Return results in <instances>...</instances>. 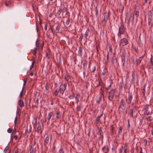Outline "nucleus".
Listing matches in <instances>:
<instances>
[{
	"label": "nucleus",
	"instance_id": "1",
	"mask_svg": "<svg viewBox=\"0 0 153 153\" xmlns=\"http://www.w3.org/2000/svg\"><path fill=\"white\" fill-rule=\"evenodd\" d=\"M126 108V103L124 100L122 99L120 101V105L118 107L119 113H123Z\"/></svg>",
	"mask_w": 153,
	"mask_h": 153
},
{
	"label": "nucleus",
	"instance_id": "2",
	"mask_svg": "<svg viewBox=\"0 0 153 153\" xmlns=\"http://www.w3.org/2000/svg\"><path fill=\"white\" fill-rule=\"evenodd\" d=\"M137 109L135 106L132 107L129 109L128 113L129 116L132 117H134L133 114H137Z\"/></svg>",
	"mask_w": 153,
	"mask_h": 153
},
{
	"label": "nucleus",
	"instance_id": "3",
	"mask_svg": "<svg viewBox=\"0 0 153 153\" xmlns=\"http://www.w3.org/2000/svg\"><path fill=\"white\" fill-rule=\"evenodd\" d=\"M119 32L118 33V36H120L121 35L125 33V28L123 25H121L120 26H119Z\"/></svg>",
	"mask_w": 153,
	"mask_h": 153
},
{
	"label": "nucleus",
	"instance_id": "4",
	"mask_svg": "<svg viewBox=\"0 0 153 153\" xmlns=\"http://www.w3.org/2000/svg\"><path fill=\"white\" fill-rule=\"evenodd\" d=\"M110 14L111 12L110 11H108L107 12H105L104 13V17L102 22H104L105 23H106Z\"/></svg>",
	"mask_w": 153,
	"mask_h": 153
},
{
	"label": "nucleus",
	"instance_id": "5",
	"mask_svg": "<svg viewBox=\"0 0 153 153\" xmlns=\"http://www.w3.org/2000/svg\"><path fill=\"white\" fill-rule=\"evenodd\" d=\"M128 43V40L126 38L121 39L120 41V46H124L126 45Z\"/></svg>",
	"mask_w": 153,
	"mask_h": 153
},
{
	"label": "nucleus",
	"instance_id": "6",
	"mask_svg": "<svg viewBox=\"0 0 153 153\" xmlns=\"http://www.w3.org/2000/svg\"><path fill=\"white\" fill-rule=\"evenodd\" d=\"M128 93L129 94L128 98H126V101L127 102V103L128 104H130L131 102L133 97L132 94H131L130 92H128Z\"/></svg>",
	"mask_w": 153,
	"mask_h": 153
},
{
	"label": "nucleus",
	"instance_id": "7",
	"mask_svg": "<svg viewBox=\"0 0 153 153\" xmlns=\"http://www.w3.org/2000/svg\"><path fill=\"white\" fill-rule=\"evenodd\" d=\"M114 91L113 89L111 90L109 93V95L108 96V99L112 101L114 95Z\"/></svg>",
	"mask_w": 153,
	"mask_h": 153
},
{
	"label": "nucleus",
	"instance_id": "8",
	"mask_svg": "<svg viewBox=\"0 0 153 153\" xmlns=\"http://www.w3.org/2000/svg\"><path fill=\"white\" fill-rule=\"evenodd\" d=\"M130 16L129 19H128V18L127 19V23L128 24L130 19H131V24L132 25H133L134 19V15L133 13H132L130 14Z\"/></svg>",
	"mask_w": 153,
	"mask_h": 153
},
{
	"label": "nucleus",
	"instance_id": "9",
	"mask_svg": "<svg viewBox=\"0 0 153 153\" xmlns=\"http://www.w3.org/2000/svg\"><path fill=\"white\" fill-rule=\"evenodd\" d=\"M153 18V9L149 11L148 13V19L152 20Z\"/></svg>",
	"mask_w": 153,
	"mask_h": 153
},
{
	"label": "nucleus",
	"instance_id": "10",
	"mask_svg": "<svg viewBox=\"0 0 153 153\" xmlns=\"http://www.w3.org/2000/svg\"><path fill=\"white\" fill-rule=\"evenodd\" d=\"M146 85H144L143 87H142V89L141 90V93L143 94V97L145 98V99H146V97L145 95V93L146 92Z\"/></svg>",
	"mask_w": 153,
	"mask_h": 153
},
{
	"label": "nucleus",
	"instance_id": "11",
	"mask_svg": "<svg viewBox=\"0 0 153 153\" xmlns=\"http://www.w3.org/2000/svg\"><path fill=\"white\" fill-rule=\"evenodd\" d=\"M102 150L104 153H108L109 151L108 146L105 145L102 148Z\"/></svg>",
	"mask_w": 153,
	"mask_h": 153
},
{
	"label": "nucleus",
	"instance_id": "12",
	"mask_svg": "<svg viewBox=\"0 0 153 153\" xmlns=\"http://www.w3.org/2000/svg\"><path fill=\"white\" fill-rule=\"evenodd\" d=\"M124 4L122 3H120L119 7V12L122 13L124 8Z\"/></svg>",
	"mask_w": 153,
	"mask_h": 153
},
{
	"label": "nucleus",
	"instance_id": "13",
	"mask_svg": "<svg viewBox=\"0 0 153 153\" xmlns=\"http://www.w3.org/2000/svg\"><path fill=\"white\" fill-rule=\"evenodd\" d=\"M149 105H146L145 106L143 110L144 111L145 114L148 115L149 114L150 112L148 111L149 107Z\"/></svg>",
	"mask_w": 153,
	"mask_h": 153
},
{
	"label": "nucleus",
	"instance_id": "14",
	"mask_svg": "<svg viewBox=\"0 0 153 153\" xmlns=\"http://www.w3.org/2000/svg\"><path fill=\"white\" fill-rule=\"evenodd\" d=\"M38 124L39 125V126L37 128L36 131L38 133L41 134L42 132V128L41 125L39 122L38 123Z\"/></svg>",
	"mask_w": 153,
	"mask_h": 153
},
{
	"label": "nucleus",
	"instance_id": "15",
	"mask_svg": "<svg viewBox=\"0 0 153 153\" xmlns=\"http://www.w3.org/2000/svg\"><path fill=\"white\" fill-rule=\"evenodd\" d=\"M54 115L53 114V112H50L48 114V116L47 117V119L48 120V122H50V120L51 118L53 116H54Z\"/></svg>",
	"mask_w": 153,
	"mask_h": 153
},
{
	"label": "nucleus",
	"instance_id": "16",
	"mask_svg": "<svg viewBox=\"0 0 153 153\" xmlns=\"http://www.w3.org/2000/svg\"><path fill=\"white\" fill-rule=\"evenodd\" d=\"M144 56H145V55H144L140 57L138 59H136V61L137 65H138L140 63L142 59L144 58Z\"/></svg>",
	"mask_w": 153,
	"mask_h": 153
},
{
	"label": "nucleus",
	"instance_id": "17",
	"mask_svg": "<svg viewBox=\"0 0 153 153\" xmlns=\"http://www.w3.org/2000/svg\"><path fill=\"white\" fill-rule=\"evenodd\" d=\"M97 128L98 131L97 133V134L99 135V139H100L102 136V131L101 129V128H99V127H97Z\"/></svg>",
	"mask_w": 153,
	"mask_h": 153
},
{
	"label": "nucleus",
	"instance_id": "18",
	"mask_svg": "<svg viewBox=\"0 0 153 153\" xmlns=\"http://www.w3.org/2000/svg\"><path fill=\"white\" fill-rule=\"evenodd\" d=\"M89 67V65H88V62L85 60L83 64V69L84 70H86Z\"/></svg>",
	"mask_w": 153,
	"mask_h": 153
},
{
	"label": "nucleus",
	"instance_id": "19",
	"mask_svg": "<svg viewBox=\"0 0 153 153\" xmlns=\"http://www.w3.org/2000/svg\"><path fill=\"white\" fill-rule=\"evenodd\" d=\"M49 141V137L48 135L45 138L44 140V145L45 146L47 145Z\"/></svg>",
	"mask_w": 153,
	"mask_h": 153
},
{
	"label": "nucleus",
	"instance_id": "20",
	"mask_svg": "<svg viewBox=\"0 0 153 153\" xmlns=\"http://www.w3.org/2000/svg\"><path fill=\"white\" fill-rule=\"evenodd\" d=\"M19 105L21 107H22L24 106V102L23 100L20 99L18 102Z\"/></svg>",
	"mask_w": 153,
	"mask_h": 153
},
{
	"label": "nucleus",
	"instance_id": "21",
	"mask_svg": "<svg viewBox=\"0 0 153 153\" xmlns=\"http://www.w3.org/2000/svg\"><path fill=\"white\" fill-rule=\"evenodd\" d=\"M67 86V83L66 82L64 83V84H62L60 86V88L65 90Z\"/></svg>",
	"mask_w": 153,
	"mask_h": 153
},
{
	"label": "nucleus",
	"instance_id": "22",
	"mask_svg": "<svg viewBox=\"0 0 153 153\" xmlns=\"http://www.w3.org/2000/svg\"><path fill=\"white\" fill-rule=\"evenodd\" d=\"M107 71V70L105 68H104L102 72L101 75L102 76V77L103 78H105V75L106 74Z\"/></svg>",
	"mask_w": 153,
	"mask_h": 153
},
{
	"label": "nucleus",
	"instance_id": "23",
	"mask_svg": "<svg viewBox=\"0 0 153 153\" xmlns=\"http://www.w3.org/2000/svg\"><path fill=\"white\" fill-rule=\"evenodd\" d=\"M114 126L113 125H111L110 126V130L111 134L113 135L114 134Z\"/></svg>",
	"mask_w": 153,
	"mask_h": 153
},
{
	"label": "nucleus",
	"instance_id": "24",
	"mask_svg": "<svg viewBox=\"0 0 153 153\" xmlns=\"http://www.w3.org/2000/svg\"><path fill=\"white\" fill-rule=\"evenodd\" d=\"M61 12V10L59 9L57 11V13L55 14V16L57 18H61L60 14Z\"/></svg>",
	"mask_w": 153,
	"mask_h": 153
},
{
	"label": "nucleus",
	"instance_id": "25",
	"mask_svg": "<svg viewBox=\"0 0 153 153\" xmlns=\"http://www.w3.org/2000/svg\"><path fill=\"white\" fill-rule=\"evenodd\" d=\"M143 143L145 147L149 146L150 144V142L148 141L146 139H145L144 140Z\"/></svg>",
	"mask_w": 153,
	"mask_h": 153
},
{
	"label": "nucleus",
	"instance_id": "26",
	"mask_svg": "<svg viewBox=\"0 0 153 153\" xmlns=\"http://www.w3.org/2000/svg\"><path fill=\"white\" fill-rule=\"evenodd\" d=\"M121 61L122 63L124 64L125 61V55L124 54H123L122 55Z\"/></svg>",
	"mask_w": 153,
	"mask_h": 153
},
{
	"label": "nucleus",
	"instance_id": "27",
	"mask_svg": "<svg viewBox=\"0 0 153 153\" xmlns=\"http://www.w3.org/2000/svg\"><path fill=\"white\" fill-rule=\"evenodd\" d=\"M36 149L34 147L31 146L30 149V153H35Z\"/></svg>",
	"mask_w": 153,
	"mask_h": 153
},
{
	"label": "nucleus",
	"instance_id": "28",
	"mask_svg": "<svg viewBox=\"0 0 153 153\" xmlns=\"http://www.w3.org/2000/svg\"><path fill=\"white\" fill-rule=\"evenodd\" d=\"M89 32V30L88 28H87L86 31V32L85 33V38L86 40H87L88 38V34Z\"/></svg>",
	"mask_w": 153,
	"mask_h": 153
},
{
	"label": "nucleus",
	"instance_id": "29",
	"mask_svg": "<svg viewBox=\"0 0 153 153\" xmlns=\"http://www.w3.org/2000/svg\"><path fill=\"white\" fill-rule=\"evenodd\" d=\"M150 0H145L144 2H143V4L144 6H146L147 4H150Z\"/></svg>",
	"mask_w": 153,
	"mask_h": 153
},
{
	"label": "nucleus",
	"instance_id": "30",
	"mask_svg": "<svg viewBox=\"0 0 153 153\" xmlns=\"http://www.w3.org/2000/svg\"><path fill=\"white\" fill-rule=\"evenodd\" d=\"M78 54L80 56H81L82 55V48L81 47H79V48Z\"/></svg>",
	"mask_w": 153,
	"mask_h": 153
},
{
	"label": "nucleus",
	"instance_id": "31",
	"mask_svg": "<svg viewBox=\"0 0 153 153\" xmlns=\"http://www.w3.org/2000/svg\"><path fill=\"white\" fill-rule=\"evenodd\" d=\"M80 95L79 94H77L76 95L75 97V99L76 100V102L77 103H78V102L79 101V99L80 98Z\"/></svg>",
	"mask_w": 153,
	"mask_h": 153
},
{
	"label": "nucleus",
	"instance_id": "32",
	"mask_svg": "<svg viewBox=\"0 0 153 153\" xmlns=\"http://www.w3.org/2000/svg\"><path fill=\"white\" fill-rule=\"evenodd\" d=\"M98 4H97V5H96L95 6V9H94L95 11L96 12L95 15L96 16L98 15Z\"/></svg>",
	"mask_w": 153,
	"mask_h": 153
},
{
	"label": "nucleus",
	"instance_id": "33",
	"mask_svg": "<svg viewBox=\"0 0 153 153\" xmlns=\"http://www.w3.org/2000/svg\"><path fill=\"white\" fill-rule=\"evenodd\" d=\"M59 26L57 25L55 28V29L54 30V31L56 33H59Z\"/></svg>",
	"mask_w": 153,
	"mask_h": 153
},
{
	"label": "nucleus",
	"instance_id": "34",
	"mask_svg": "<svg viewBox=\"0 0 153 153\" xmlns=\"http://www.w3.org/2000/svg\"><path fill=\"white\" fill-rule=\"evenodd\" d=\"M122 126H120L119 127L118 129V135H120L121 134H122Z\"/></svg>",
	"mask_w": 153,
	"mask_h": 153
},
{
	"label": "nucleus",
	"instance_id": "35",
	"mask_svg": "<svg viewBox=\"0 0 153 153\" xmlns=\"http://www.w3.org/2000/svg\"><path fill=\"white\" fill-rule=\"evenodd\" d=\"M70 78V76L68 75H66L65 76V79L68 82H69V80Z\"/></svg>",
	"mask_w": 153,
	"mask_h": 153
},
{
	"label": "nucleus",
	"instance_id": "36",
	"mask_svg": "<svg viewBox=\"0 0 153 153\" xmlns=\"http://www.w3.org/2000/svg\"><path fill=\"white\" fill-rule=\"evenodd\" d=\"M60 92V90H59V89H56L54 92V94L56 96H58V94H59V92Z\"/></svg>",
	"mask_w": 153,
	"mask_h": 153
},
{
	"label": "nucleus",
	"instance_id": "37",
	"mask_svg": "<svg viewBox=\"0 0 153 153\" xmlns=\"http://www.w3.org/2000/svg\"><path fill=\"white\" fill-rule=\"evenodd\" d=\"M152 20L151 19L149 20L148 19V24L151 27L152 26L153 23H152Z\"/></svg>",
	"mask_w": 153,
	"mask_h": 153
},
{
	"label": "nucleus",
	"instance_id": "38",
	"mask_svg": "<svg viewBox=\"0 0 153 153\" xmlns=\"http://www.w3.org/2000/svg\"><path fill=\"white\" fill-rule=\"evenodd\" d=\"M59 89L60 90V96H61V95H62L63 94L65 90L60 88H59Z\"/></svg>",
	"mask_w": 153,
	"mask_h": 153
},
{
	"label": "nucleus",
	"instance_id": "39",
	"mask_svg": "<svg viewBox=\"0 0 153 153\" xmlns=\"http://www.w3.org/2000/svg\"><path fill=\"white\" fill-rule=\"evenodd\" d=\"M28 133V129L27 127L25 129V131L24 134V135L25 136H26L27 137V134Z\"/></svg>",
	"mask_w": 153,
	"mask_h": 153
},
{
	"label": "nucleus",
	"instance_id": "40",
	"mask_svg": "<svg viewBox=\"0 0 153 153\" xmlns=\"http://www.w3.org/2000/svg\"><path fill=\"white\" fill-rule=\"evenodd\" d=\"M12 3V2L11 1H6L5 2V4L7 6H9Z\"/></svg>",
	"mask_w": 153,
	"mask_h": 153
},
{
	"label": "nucleus",
	"instance_id": "41",
	"mask_svg": "<svg viewBox=\"0 0 153 153\" xmlns=\"http://www.w3.org/2000/svg\"><path fill=\"white\" fill-rule=\"evenodd\" d=\"M101 96H100L97 98L96 100V102L97 103L99 104L100 103V101L101 100Z\"/></svg>",
	"mask_w": 153,
	"mask_h": 153
},
{
	"label": "nucleus",
	"instance_id": "42",
	"mask_svg": "<svg viewBox=\"0 0 153 153\" xmlns=\"http://www.w3.org/2000/svg\"><path fill=\"white\" fill-rule=\"evenodd\" d=\"M108 48H109V52L111 54L112 53V46L111 45H108Z\"/></svg>",
	"mask_w": 153,
	"mask_h": 153
},
{
	"label": "nucleus",
	"instance_id": "43",
	"mask_svg": "<svg viewBox=\"0 0 153 153\" xmlns=\"http://www.w3.org/2000/svg\"><path fill=\"white\" fill-rule=\"evenodd\" d=\"M146 119L150 122H151L153 119L152 117L151 116L146 117Z\"/></svg>",
	"mask_w": 153,
	"mask_h": 153
},
{
	"label": "nucleus",
	"instance_id": "44",
	"mask_svg": "<svg viewBox=\"0 0 153 153\" xmlns=\"http://www.w3.org/2000/svg\"><path fill=\"white\" fill-rule=\"evenodd\" d=\"M68 8L66 7H64L63 9L62 10V11L63 13L65 12H66L68 10Z\"/></svg>",
	"mask_w": 153,
	"mask_h": 153
},
{
	"label": "nucleus",
	"instance_id": "45",
	"mask_svg": "<svg viewBox=\"0 0 153 153\" xmlns=\"http://www.w3.org/2000/svg\"><path fill=\"white\" fill-rule=\"evenodd\" d=\"M36 47L39 48L40 43L38 39H37L36 42Z\"/></svg>",
	"mask_w": 153,
	"mask_h": 153
},
{
	"label": "nucleus",
	"instance_id": "46",
	"mask_svg": "<svg viewBox=\"0 0 153 153\" xmlns=\"http://www.w3.org/2000/svg\"><path fill=\"white\" fill-rule=\"evenodd\" d=\"M96 122L97 124H98L99 123L101 122V121L100 119L98 118L97 117L96 119Z\"/></svg>",
	"mask_w": 153,
	"mask_h": 153
},
{
	"label": "nucleus",
	"instance_id": "47",
	"mask_svg": "<svg viewBox=\"0 0 153 153\" xmlns=\"http://www.w3.org/2000/svg\"><path fill=\"white\" fill-rule=\"evenodd\" d=\"M119 89L121 90L123 88V84L121 82L119 83Z\"/></svg>",
	"mask_w": 153,
	"mask_h": 153
},
{
	"label": "nucleus",
	"instance_id": "48",
	"mask_svg": "<svg viewBox=\"0 0 153 153\" xmlns=\"http://www.w3.org/2000/svg\"><path fill=\"white\" fill-rule=\"evenodd\" d=\"M96 69V66H95L93 67L92 70H91V72H92V73L94 72L95 71Z\"/></svg>",
	"mask_w": 153,
	"mask_h": 153
},
{
	"label": "nucleus",
	"instance_id": "49",
	"mask_svg": "<svg viewBox=\"0 0 153 153\" xmlns=\"http://www.w3.org/2000/svg\"><path fill=\"white\" fill-rule=\"evenodd\" d=\"M70 22V19L69 17H68V20L66 22L65 24L66 25H68L69 24V22Z\"/></svg>",
	"mask_w": 153,
	"mask_h": 153
},
{
	"label": "nucleus",
	"instance_id": "50",
	"mask_svg": "<svg viewBox=\"0 0 153 153\" xmlns=\"http://www.w3.org/2000/svg\"><path fill=\"white\" fill-rule=\"evenodd\" d=\"M60 112L59 111H57L56 112V117L57 119H58L59 118V115L60 114Z\"/></svg>",
	"mask_w": 153,
	"mask_h": 153
},
{
	"label": "nucleus",
	"instance_id": "51",
	"mask_svg": "<svg viewBox=\"0 0 153 153\" xmlns=\"http://www.w3.org/2000/svg\"><path fill=\"white\" fill-rule=\"evenodd\" d=\"M135 14L136 17H137L139 15V12L138 11H136L135 12Z\"/></svg>",
	"mask_w": 153,
	"mask_h": 153
},
{
	"label": "nucleus",
	"instance_id": "52",
	"mask_svg": "<svg viewBox=\"0 0 153 153\" xmlns=\"http://www.w3.org/2000/svg\"><path fill=\"white\" fill-rule=\"evenodd\" d=\"M61 59L60 57H59L58 61V64L59 65L61 63Z\"/></svg>",
	"mask_w": 153,
	"mask_h": 153
},
{
	"label": "nucleus",
	"instance_id": "53",
	"mask_svg": "<svg viewBox=\"0 0 153 153\" xmlns=\"http://www.w3.org/2000/svg\"><path fill=\"white\" fill-rule=\"evenodd\" d=\"M12 131L13 129L11 128H9L7 130V132L9 133H11L12 132Z\"/></svg>",
	"mask_w": 153,
	"mask_h": 153
},
{
	"label": "nucleus",
	"instance_id": "54",
	"mask_svg": "<svg viewBox=\"0 0 153 153\" xmlns=\"http://www.w3.org/2000/svg\"><path fill=\"white\" fill-rule=\"evenodd\" d=\"M74 97V94H73L72 95H71L70 96L68 97V98L70 99H73Z\"/></svg>",
	"mask_w": 153,
	"mask_h": 153
},
{
	"label": "nucleus",
	"instance_id": "55",
	"mask_svg": "<svg viewBox=\"0 0 153 153\" xmlns=\"http://www.w3.org/2000/svg\"><path fill=\"white\" fill-rule=\"evenodd\" d=\"M17 116H16L15 119V120H14V122L15 126H16V124L17 123Z\"/></svg>",
	"mask_w": 153,
	"mask_h": 153
},
{
	"label": "nucleus",
	"instance_id": "56",
	"mask_svg": "<svg viewBox=\"0 0 153 153\" xmlns=\"http://www.w3.org/2000/svg\"><path fill=\"white\" fill-rule=\"evenodd\" d=\"M131 153H134V147H132L130 150Z\"/></svg>",
	"mask_w": 153,
	"mask_h": 153
},
{
	"label": "nucleus",
	"instance_id": "57",
	"mask_svg": "<svg viewBox=\"0 0 153 153\" xmlns=\"http://www.w3.org/2000/svg\"><path fill=\"white\" fill-rule=\"evenodd\" d=\"M59 153H64V151L62 149H61L59 151Z\"/></svg>",
	"mask_w": 153,
	"mask_h": 153
},
{
	"label": "nucleus",
	"instance_id": "58",
	"mask_svg": "<svg viewBox=\"0 0 153 153\" xmlns=\"http://www.w3.org/2000/svg\"><path fill=\"white\" fill-rule=\"evenodd\" d=\"M128 148V144L127 143H126L124 144V149H127Z\"/></svg>",
	"mask_w": 153,
	"mask_h": 153
},
{
	"label": "nucleus",
	"instance_id": "59",
	"mask_svg": "<svg viewBox=\"0 0 153 153\" xmlns=\"http://www.w3.org/2000/svg\"><path fill=\"white\" fill-rule=\"evenodd\" d=\"M36 48H34L33 49V51L34 52V53H33V55H35L36 53Z\"/></svg>",
	"mask_w": 153,
	"mask_h": 153
},
{
	"label": "nucleus",
	"instance_id": "60",
	"mask_svg": "<svg viewBox=\"0 0 153 153\" xmlns=\"http://www.w3.org/2000/svg\"><path fill=\"white\" fill-rule=\"evenodd\" d=\"M76 109L77 111H79L81 110V108L79 106H77Z\"/></svg>",
	"mask_w": 153,
	"mask_h": 153
},
{
	"label": "nucleus",
	"instance_id": "61",
	"mask_svg": "<svg viewBox=\"0 0 153 153\" xmlns=\"http://www.w3.org/2000/svg\"><path fill=\"white\" fill-rule=\"evenodd\" d=\"M36 103L37 104V105H36V107H37L38 106V104L39 103V98H38L36 100Z\"/></svg>",
	"mask_w": 153,
	"mask_h": 153
},
{
	"label": "nucleus",
	"instance_id": "62",
	"mask_svg": "<svg viewBox=\"0 0 153 153\" xmlns=\"http://www.w3.org/2000/svg\"><path fill=\"white\" fill-rule=\"evenodd\" d=\"M123 147L122 146L121 148L119 149L120 152L119 153H122Z\"/></svg>",
	"mask_w": 153,
	"mask_h": 153
},
{
	"label": "nucleus",
	"instance_id": "63",
	"mask_svg": "<svg viewBox=\"0 0 153 153\" xmlns=\"http://www.w3.org/2000/svg\"><path fill=\"white\" fill-rule=\"evenodd\" d=\"M23 91H24V88H22V90L21 92H20V95H22L23 94Z\"/></svg>",
	"mask_w": 153,
	"mask_h": 153
},
{
	"label": "nucleus",
	"instance_id": "64",
	"mask_svg": "<svg viewBox=\"0 0 153 153\" xmlns=\"http://www.w3.org/2000/svg\"><path fill=\"white\" fill-rule=\"evenodd\" d=\"M36 141L35 140H34L33 144L31 146H33V147H34L36 145Z\"/></svg>",
	"mask_w": 153,
	"mask_h": 153
}]
</instances>
